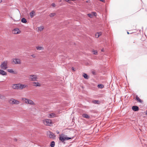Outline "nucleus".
I'll use <instances>...</instances> for the list:
<instances>
[{
    "label": "nucleus",
    "instance_id": "obj_1",
    "mask_svg": "<svg viewBox=\"0 0 147 147\" xmlns=\"http://www.w3.org/2000/svg\"><path fill=\"white\" fill-rule=\"evenodd\" d=\"M22 100L26 104H28L32 105H35V103L33 101L31 100L25 98H22Z\"/></svg>",
    "mask_w": 147,
    "mask_h": 147
},
{
    "label": "nucleus",
    "instance_id": "obj_2",
    "mask_svg": "<svg viewBox=\"0 0 147 147\" xmlns=\"http://www.w3.org/2000/svg\"><path fill=\"white\" fill-rule=\"evenodd\" d=\"M43 122L45 125L49 126H51L52 123L51 120L49 119H46L43 120Z\"/></svg>",
    "mask_w": 147,
    "mask_h": 147
},
{
    "label": "nucleus",
    "instance_id": "obj_3",
    "mask_svg": "<svg viewBox=\"0 0 147 147\" xmlns=\"http://www.w3.org/2000/svg\"><path fill=\"white\" fill-rule=\"evenodd\" d=\"M63 135V136H60L59 137V140L63 142L67 140L71 139V138L67 137L66 136L61 134V135Z\"/></svg>",
    "mask_w": 147,
    "mask_h": 147
},
{
    "label": "nucleus",
    "instance_id": "obj_4",
    "mask_svg": "<svg viewBox=\"0 0 147 147\" xmlns=\"http://www.w3.org/2000/svg\"><path fill=\"white\" fill-rule=\"evenodd\" d=\"M8 62L7 61H4L2 63L1 67L2 69H6L8 68Z\"/></svg>",
    "mask_w": 147,
    "mask_h": 147
},
{
    "label": "nucleus",
    "instance_id": "obj_5",
    "mask_svg": "<svg viewBox=\"0 0 147 147\" xmlns=\"http://www.w3.org/2000/svg\"><path fill=\"white\" fill-rule=\"evenodd\" d=\"M9 102L12 104L18 105L20 103V102L16 100L11 98L9 100Z\"/></svg>",
    "mask_w": 147,
    "mask_h": 147
},
{
    "label": "nucleus",
    "instance_id": "obj_6",
    "mask_svg": "<svg viewBox=\"0 0 147 147\" xmlns=\"http://www.w3.org/2000/svg\"><path fill=\"white\" fill-rule=\"evenodd\" d=\"M28 78L31 81H36L37 76L36 75H30L29 76Z\"/></svg>",
    "mask_w": 147,
    "mask_h": 147
},
{
    "label": "nucleus",
    "instance_id": "obj_7",
    "mask_svg": "<svg viewBox=\"0 0 147 147\" xmlns=\"http://www.w3.org/2000/svg\"><path fill=\"white\" fill-rule=\"evenodd\" d=\"M12 62L13 64H20L21 63L20 60L19 59H14Z\"/></svg>",
    "mask_w": 147,
    "mask_h": 147
},
{
    "label": "nucleus",
    "instance_id": "obj_8",
    "mask_svg": "<svg viewBox=\"0 0 147 147\" xmlns=\"http://www.w3.org/2000/svg\"><path fill=\"white\" fill-rule=\"evenodd\" d=\"M13 32L15 34H18L19 33L20 31L19 29L16 28L14 29Z\"/></svg>",
    "mask_w": 147,
    "mask_h": 147
},
{
    "label": "nucleus",
    "instance_id": "obj_9",
    "mask_svg": "<svg viewBox=\"0 0 147 147\" xmlns=\"http://www.w3.org/2000/svg\"><path fill=\"white\" fill-rule=\"evenodd\" d=\"M32 84L33 86L36 87H40L41 86V84L39 82H33L32 83Z\"/></svg>",
    "mask_w": 147,
    "mask_h": 147
},
{
    "label": "nucleus",
    "instance_id": "obj_10",
    "mask_svg": "<svg viewBox=\"0 0 147 147\" xmlns=\"http://www.w3.org/2000/svg\"><path fill=\"white\" fill-rule=\"evenodd\" d=\"M19 84H13L12 86V87L13 89H19Z\"/></svg>",
    "mask_w": 147,
    "mask_h": 147
},
{
    "label": "nucleus",
    "instance_id": "obj_11",
    "mask_svg": "<svg viewBox=\"0 0 147 147\" xmlns=\"http://www.w3.org/2000/svg\"><path fill=\"white\" fill-rule=\"evenodd\" d=\"M49 132L50 134L49 136V138H55V135L53 134V133L52 132H51L50 131H49Z\"/></svg>",
    "mask_w": 147,
    "mask_h": 147
},
{
    "label": "nucleus",
    "instance_id": "obj_12",
    "mask_svg": "<svg viewBox=\"0 0 147 147\" xmlns=\"http://www.w3.org/2000/svg\"><path fill=\"white\" fill-rule=\"evenodd\" d=\"M132 110L135 111H138L139 110V107L137 106H133L132 107Z\"/></svg>",
    "mask_w": 147,
    "mask_h": 147
},
{
    "label": "nucleus",
    "instance_id": "obj_13",
    "mask_svg": "<svg viewBox=\"0 0 147 147\" xmlns=\"http://www.w3.org/2000/svg\"><path fill=\"white\" fill-rule=\"evenodd\" d=\"M0 74L3 76H5L7 75L6 72L3 70L0 69Z\"/></svg>",
    "mask_w": 147,
    "mask_h": 147
},
{
    "label": "nucleus",
    "instance_id": "obj_14",
    "mask_svg": "<svg viewBox=\"0 0 147 147\" xmlns=\"http://www.w3.org/2000/svg\"><path fill=\"white\" fill-rule=\"evenodd\" d=\"M82 117L85 118L89 119L90 117L89 115L86 114H83L82 115Z\"/></svg>",
    "mask_w": 147,
    "mask_h": 147
},
{
    "label": "nucleus",
    "instance_id": "obj_15",
    "mask_svg": "<svg viewBox=\"0 0 147 147\" xmlns=\"http://www.w3.org/2000/svg\"><path fill=\"white\" fill-rule=\"evenodd\" d=\"M55 114L53 113H51V114H50L48 116V117L49 118H53V117H55Z\"/></svg>",
    "mask_w": 147,
    "mask_h": 147
},
{
    "label": "nucleus",
    "instance_id": "obj_16",
    "mask_svg": "<svg viewBox=\"0 0 147 147\" xmlns=\"http://www.w3.org/2000/svg\"><path fill=\"white\" fill-rule=\"evenodd\" d=\"M35 12L34 11H32L30 13V16L31 18L33 17L34 15Z\"/></svg>",
    "mask_w": 147,
    "mask_h": 147
},
{
    "label": "nucleus",
    "instance_id": "obj_17",
    "mask_svg": "<svg viewBox=\"0 0 147 147\" xmlns=\"http://www.w3.org/2000/svg\"><path fill=\"white\" fill-rule=\"evenodd\" d=\"M83 76L86 79H88L89 78V76L85 74L84 73Z\"/></svg>",
    "mask_w": 147,
    "mask_h": 147
},
{
    "label": "nucleus",
    "instance_id": "obj_18",
    "mask_svg": "<svg viewBox=\"0 0 147 147\" xmlns=\"http://www.w3.org/2000/svg\"><path fill=\"white\" fill-rule=\"evenodd\" d=\"M51 147H54L55 146V142L54 141L51 142L50 145Z\"/></svg>",
    "mask_w": 147,
    "mask_h": 147
},
{
    "label": "nucleus",
    "instance_id": "obj_19",
    "mask_svg": "<svg viewBox=\"0 0 147 147\" xmlns=\"http://www.w3.org/2000/svg\"><path fill=\"white\" fill-rule=\"evenodd\" d=\"M98 87L99 88H102L104 87V85L102 84H99L98 85Z\"/></svg>",
    "mask_w": 147,
    "mask_h": 147
},
{
    "label": "nucleus",
    "instance_id": "obj_20",
    "mask_svg": "<svg viewBox=\"0 0 147 147\" xmlns=\"http://www.w3.org/2000/svg\"><path fill=\"white\" fill-rule=\"evenodd\" d=\"M21 22L23 23H26L27 22V20L25 18H23L22 19Z\"/></svg>",
    "mask_w": 147,
    "mask_h": 147
},
{
    "label": "nucleus",
    "instance_id": "obj_21",
    "mask_svg": "<svg viewBox=\"0 0 147 147\" xmlns=\"http://www.w3.org/2000/svg\"><path fill=\"white\" fill-rule=\"evenodd\" d=\"M19 89H20L22 90L23 89V86H22L23 84H19Z\"/></svg>",
    "mask_w": 147,
    "mask_h": 147
},
{
    "label": "nucleus",
    "instance_id": "obj_22",
    "mask_svg": "<svg viewBox=\"0 0 147 147\" xmlns=\"http://www.w3.org/2000/svg\"><path fill=\"white\" fill-rule=\"evenodd\" d=\"M44 27L43 26H40L38 28V29L40 31H41L44 29Z\"/></svg>",
    "mask_w": 147,
    "mask_h": 147
},
{
    "label": "nucleus",
    "instance_id": "obj_23",
    "mask_svg": "<svg viewBox=\"0 0 147 147\" xmlns=\"http://www.w3.org/2000/svg\"><path fill=\"white\" fill-rule=\"evenodd\" d=\"M7 71L11 73H14V71L13 70L11 69H7Z\"/></svg>",
    "mask_w": 147,
    "mask_h": 147
},
{
    "label": "nucleus",
    "instance_id": "obj_24",
    "mask_svg": "<svg viewBox=\"0 0 147 147\" xmlns=\"http://www.w3.org/2000/svg\"><path fill=\"white\" fill-rule=\"evenodd\" d=\"M136 100L140 102H142V101L137 96L136 97Z\"/></svg>",
    "mask_w": 147,
    "mask_h": 147
},
{
    "label": "nucleus",
    "instance_id": "obj_25",
    "mask_svg": "<svg viewBox=\"0 0 147 147\" xmlns=\"http://www.w3.org/2000/svg\"><path fill=\"white\" fill-rule=\"evenodd\" d=\"M36 48L37 50H41L43 49V48L41 47H36Z\"/></svg>",
    "mask_w": 147,
    "mask_h": 147
},
{
    "label": "nucleus",
    "instance_id": "obj_26",
    "mask_svg": "<svg viewBox=\"0 0 147 147\" xmlns=\"http://www.w3.org/2000/svg\"><path fill=\"white\" fill-rule=\"evenodd\" d=\"M55 15H56V13H51L49 15V16L51 17H53Z\"/></svg>",
    "mask_w": 147,
    "mask_h": 147
},
{
    "label": "nucleus",
    "instance_id": "obj_27",
    "mask_svg": "<svg viewBox=\"0 0 147 147\" xmlns=\"http://www.w3.org/2000/svg\"><path fill=\"white\" fill-rule=\"evenodd\" d=\"M98 101L97 100H94L93 101V103L94 104H98Z\"/></svg>",
    "mask_w": 147,
    "mask_h": 147
},
{
    "label": "nucleus",
    "instance_id": "obj_28",
    "mask_svg": "<svg viewBox=\"0 0 147 147\" xmlns=\"http://www.w3.org/2000/svg\"><path fill=\"white\" fill-rule=\"evenodd\" d=\"M88 17H90V18H92V15L91 13H88Z\"/></svg>",
    "mask_w": 147,
    "mask_h": 147
},
{
    "label": "nucleus",
    "instance_id": "obj_29",
    "mask_svg": "<svg viewBox=\"0 0 147 147\" xmlns=\"http://www.w3.org/2000/svg\"><path fill=\"white\" fill-rule=\"evenodd\" d=\"M95 37L98 38L99 37V34L96 33L95 35Z\"/></svg>",
    "mask_w": 147,
    "mask_h": 147
},
{
    "label": "nucleus",
    "instance_id": "obj_30",
    "mask_svg": "<svg viewBox=\"0 0 147 147\" xmlns=\"http://www.w3.org/2000/svg\"><path fill=\"white\" fill-rule=\"evenodd\" d=\"M94 54L95 55H96L97 54V51L95 50H94L93 51Z\"/></svg>",
    "mask_w": 147,
    "mask_h": 147
},
{
    "label": "nucleus",
    "instance_id": "obj_31",
    "mask_svg": "<svg viewBox=\"0 0 147 147\" xmlns=\"http://www.w3.org/2000/svg\"><path fill=\"white\" fill-rule=\"evenodd\" d=\"M4 98V96L0 94V98L3 99Z\"/></svg>",
    "mask_w": 147,
    "mask_h": 147
},
{
    "label": "nucleus",
    "instance_id": "obj_32",
    "mask_svg": "<svg viewBox=\"0 0 147 147\" xmlns=\"http://www.w3.org/2000/svg\"><path fill=\"white\" fill-rule=\"evenodd\" d=\"M22 86H23V88H25L26 87H27V86H28L27 85H25V84H23Z\"/></svg>",
    "mask_w": 147,
    "mask_h": 147
},
{
    "label": "nucleus",
    "instance_id": "obj_33",
    "mask_svg": "<svg viewBox=\"0 0 147 147\" xmlns=\"http://www.w3.org/2000/svg\"><path fill=\"white\" fill-rule=\"evenodd\" d=\"M51 5L53 7H55V4L54 3H52Z\"/></svg>",
    "mask_w": 147,
    "mask_h": 147
},
{
    "label": "nucleus",
    "instance_id": "obj_34",
    "mask_svg": "<svg viewBox=\"0 0 147 147\" xmlns=\"http://www.w3.org/2000/svg\"><path fill=\"white\" fill-rule=\"evenodd\" d=\"M31 56L33 58H35V56L34 55H31Z\"/></svg>",
    "mask_w": 147,
    "mask_h": 147
},
{
    "label": "nucleus",
    "instance_id": "obj_35",
    "mask_svg": "<svg viewBox=\"0 0 147 147\" xmlns=\"http://www.w3.org/2000/svg\"><path fill=\"white\" fill-rule=\"evenodd\" d=\"M93 14L94 16H95L96 15V12H93Z\"/></svg>",
    "mask_w": 147,
    "mask_h": 147
},
{
    "label": "nucleus",
    "instance_id": "obj_36",
    "mask_svg": "<svg viewBox=\"0 0 147 147\" xmlns=\"http://www.w3.org/2000/svg\"><path fill=\"white\" fill-rule=\"evenodd\" d=\"M97 33L99 34V36L101 35V32H98Z\"/></svg>",
    "mask_w": 147,
    "mask_h": 147
},
{
    "label": "nucleus",
    "instance_id": "obj_37",
    "mask_svg": "<svg viewBox=\"0 0 147 147\" xmlns=\"http://www.w3.org/2000/svg\"><path fill=\"white\" fill-rule=\"evenodd\" d=\"M56 132L57 133V134H59V131L58 130L56 131Z\"/></svg>",
    "mask_w": 147,
    "mask_h": 147
},
{
    "label": "nucleus",
    "instance_id": "obj_38",
    "mask_svg": "<svg viewBox=\"0 0 147 147\" xmlns=\"http://www.w3.org/2000/svg\"><path fill=\"white\" fill-rule=\"evenodd\" d=\"M71 69L72 70L75 71L74 69V67H72Z\"/></svg>",
    "mask_w": 147,
    "mask_h": 147
},
{
    "label": "nucleus",
    "instance_id": "obj_39",
    "mask_svg": "<svg viewBox=\"0 0 147 147\" xmlns=\"http://www.w3.org/2000/svg\"><path fill=\"white\" fill-rule=\"evenodd\" d=\"M100 1L102 2H104L105 1V0H100Z\"/></svg>",
    "mask_w": 147,
    "mask_h": 147
},
{
    "label": "nucleus",
    "instance_id": "obj_40",
    "mask_svg": "<svg viewBox=\"0 0 147 147\" xmlns=\"http://www.w3.org/2000/svg\"><path fill=\"white\" fill-rule=\"evenodd\" d=\"M101 51H104V49H102L101 50Z\"/></svg>",
    "mask_w": 147,
    "mask_h": 147
},
{
    "label": "nucleus",
    "instance_id": "obj_41",
    "mask_svg": "<svg viewBox=\"0 0 147 147\" xmlns=\"http://www.w3.org/2000/svg\"><path fill=\"white\" fill-rule=\"evenodd\" d=\"M17 139H15V141H17Z\"/></svg>",
    "mask_w": 147,
    "mask_h": 147
},
{
    "label": "nucleus",
    "instance_id": "obj_42",
    "mask_svg": "<svg viewBox=\"0 0 147 147\" xmlns=\"http://www.w3.org/2000/svg\"><path fill=\"white\" fill-rule=\"evenodd\" d=\"M127 33L128 34H129V33L128 32H127Z\"/></svg>",
    "mask_w": 147,
    "mask_h": 147
},
{
    "label": "nucleus",
    "instance_id": "obj_43",
    "mask_svg": "<svg viewBox=\"0 0 147 147\" xmlns=\"http://www.w3.org/2000/svg\"><path fill=\"white\" fill-rule=\"evenodd\" d=\"M146 114L147 115V111L146 112Z\"/></svg>",
    "mask_w": 147,
    "mask_h": 147
},
{
    "label": "nucleus",
    "instance_id": "obj_44",
    "mask_svg": "<svg viewBox=\"0 0 147 147\" xmlns=\"http://www.w3.org/2000/svg\"><path fill=\"white\" fill-rule=\"evenodd\" d=\"M2 1V0H0V2H1Z\"/></svg>",
    "mask_w": 147,
    "mask_h": 147
}]
</instances>
